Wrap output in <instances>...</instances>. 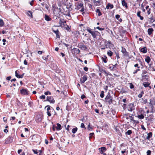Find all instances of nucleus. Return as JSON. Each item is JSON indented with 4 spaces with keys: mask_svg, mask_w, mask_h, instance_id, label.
Returning <instances> with one entry per match:
<instances>
[{
    "mask_svg": "<svg viewBox=\"0 0 155 155\" xmlns=\"http://www.w3.org/2000/svg\"><path fill=\"white\" fill-rule=\"evenodd\" d=\"M39 98L40 99H45V95H43L40 96Z\"/></svg>",
    "mask_w": 155,
    "mask_h": 155,
    "instance_id": "obj_52",
    "label": "nucleus"
},
{
    "mask_svg": "<svg viewBox=\"0 0 155 155\" xmlns=\"http://www.w3.org/2000/svg\"><path fill=\"white\" fill-rule=\"evenodd\" d=\"M86 30L91 35L94 39V40H95V39L99 38L101 36V34L99 32L97 31L93 30L89 27L87 28Z\"/></svg>",
    "mask_w": 155,
    "mask_h": 155,
    "instance_id": "obj_1",
    "label": "nucleus"
},
{
    "mask_svg": "<svg viewBox=\"0 0 155 155\" xmlns=\"http://www.w3.org/2000/svg\"><path fill=\"white\" fill-rule=\"evenodd\" d=\"M144 94V91H141V92H140V94H139L138 95V97H139V98H141L142 96H143V95Z\"/></svg>",
    "mask_w": 155,
    "mask_h": 155,
    "instance_id": "obj_37",
    "label": "nucleus"
},
{
    "mask_svg": "<svg viewBox=\"0 0 155 155\" xmlns=\"http://www.w3.org/2000/svg\"><path fill=\"white\" fill-rule=\"evenodd\" d=\"M88 129L89 130L93 129V127L92 126H90V124L88 125Z\"/></svg>",
    "mask_w": 155,
    "mask_h": 155,
    "instance_id": "obj_46",
    "label": "nucleus"
},
{
    "mask_svg": "<svg viewBox=\"0 0 155 155\" xmlns=\"http://www.w3.org/2000/svg\"><path fill=\"white\" fill-rule=\"evenodd\" d=\"M46 101H49L52 104H54L55 102L53 97L51 96H47Z\"/></svg>",
    "mask_w": 155,
    "mask_h": 155,
    "instance_id": "obj_9",
    "label": "nucleus"
},
{
    "mask_svg": "<svg viewBox=\"0 0 155 155\" xmlns=\"http://www.w3.org/2000/svg\"><path fill=\"white\" fill-rule=\"evenodd\" d=\"M105 100L109 104L112 103V98L110 94H108L106 96Z\"/></svg>",
    "mask_w": 155,
    "mask_h": 155,
    "instance_id": "obj_6",
    "label": "nucleus"
},
{
    "mask_svg": "<svg viewBox=\"0 0 155 155\" xmlns=\"http://www.w3.org/2000/svg\"><path fill=\"white\" fill-rule=\"evenodd\" d=\"M153 15V14H151ZM150 22L151 23H153L154 21H155V18L153 17V15H152V17L149 18Z\"/></svg>",
    "mask_w": 155,
    "mask_h": 155,
    "instance_id": "obj_32",
    "label": "nucleus"
},
{
    "mask_svg": "<svg viewBox=\"0 0 155 155\" xmlns=\"http://www.w3.org/2000/svg\"><path fill=\"white\" fill-rule=\"evenodd\" d=\"M46 107H48L47 113L49 117H50L51 116V114H53L54 113H55V112L52 107H50V106L49 105L47 106Z\"/></svg>",
    "mask_w": 155,
    "mask_h": 155,
    "instance_id": "obj_3",
    "label": "nucleus"
},
{
    "mask_svg": "<svg viewBox=\"0 0 155 155\" xmlns=\"http://www.w3.org/2000/svg\"><path fill=\"white\" fill-rule=\"evenodd\" d=\"M151 60L149 56H147L145 59V61L149 64Z\"/></svg>",
    "mask_w": 155,
    "mask_h": 155,
    "instance_id": "obj_31",
    "label": "nucleus"
},
{
    "mask_svg": "<svg viewBox=\"0 0 155 155\" xmlns=\"http://www.w3.org/2000/svg\"><path fill=\"white\" fill-rule=\"evenodd\" d=\"M142 103L144 104H146L147 102V100L145 98H143L141 99Z\"/></svg>",
    "mask_w": 155,
    "mask_h": 155,
    "instance_id": "obj_34",
    "label": "nucleus"
},
{
    "mask_svg": "<svg viewBox=\"0 0 155 155\" xmlns=\"http://www.w3.org/2000/svg\"><path fill=\"white\" fill-rule=\"evenodd\" d=\"M75 9L76 10H79L81 8L80 10L81 12H83L84 10V5L82 2L76 3L75 4Z\"/></svg>",
    "mask_w": 155,
    "mask_h": 155,
    "instance_id": "obj_2",
    "label": "nucleus"
},
{
    "mask_svg": "<svg viewBox=\"0 0 155 155\" xmlns=\"http://www.w3.org/2000/svg\"><path fill=\"white\" fill-rule=\"evenodd\" d=\"M84 70L85 71H88V68L87 67H85L84 68Z\"/></svg>",
    "mask_w": 155,
    "mask_h": 155,
    "instance_id": "obj_62",
    "label": "nucleus"
},
{
    "mask_svg": "<svg viewBox=\"0 0 155 155\" xmlns=\"http://www.w3.org/2000/svg\"><path fill=\"white\" fill-rule=\"evenodd\" d=\"M28 12V15L32 17V13L30 11H29Z\"/></svg>",
    "mask_w": 155,
    "mask_h": 155,
    "instance_id": "obj_60",
    "label": "nucleus"
},
{
    "mask_svg": "<svg viewBox=\"0 0 155 155\" xmlns=\"http://www.w3.org/2000/svg\"><path fill=\"white\" fill-rule=\"evenodd\" d=\"M130 87V89H133L134 88V85L132 83H129Z\"/></svg>",
    "mask_w": 155,
    "mask_h": 155,
    "instance_id": "obj_49",
    "label": "nucleus"
},
{
    "mask_svg": "<svg viewBox=\"0 0 155 155\" xmlns=\"http://www.w3.org/2000/svg\"><path fill=\"white\" fill-rule=\"evenodd\" d=\"M127 109L130 111H132L135 109V107L133 103H130L128 104Z\"/></svg>",
    "mask_w": 155,
    "mask_h": 155,
    "instance_id": "obj_8",
    "label": "nucleus"
},
{
    "mask_svg": "<svg viewBox=\"0 0 155 155\" xmlns=\"http://www.w3.org/2000/svg\"><path fill=\"white\" fill-rule=\"evenodd\" d=\"M127 152L126 151V150H124L121 151V153L123 154V155H127Z\"/></svg>",
    "mask_w": 155,
    "mask_h": 155,
    "instance_id": "obj_42",
    "label": "nucleus"
},
{
    "mask_svg": "<svg viewBox=\"0 0 155 155\" xmlns=\"http://www.w3.org/2000/svg\"><path fill=\"white\" fill-rule=\"evenodd\" d=\"M141 127L142 129L143 130H146V128L144 127V126L143 125H141Z\"/></svg>",
    "mask_w": 155,
    "mask_h": 155,
    "instance_id": "obj_64",
    "label": "nucleus"
},
{
    "mask_svg": "<svg viewBox=\"0 0 155 155\" xmlns=\"http://www.w3.org/2000/svg\"><path fill=\"white\" fill-rule=\"evenodd\" d=\"M81 127L82 128H84L85 129L86 128L85 127L84 125V123H82L81 125Z\"/></svg>",
    "mask_w": 155,
    "mask_h": 155,
    "instance_id": "obj_59",
    "label": "nucleus"
},
{
    "mask_svg": "<svg viewBox=\"0 0 155 155\" xmlns=\"http://www.w3.org/2000/svg\"><path fill=\"white\" fill-rule=\"evenodd\" d=\"M77 130H78L77 128L76 127H75L74 128H73L72 129V132L73 133L75 134L76 132L77 131Z\"/></svg>",
    "mask_w": 155,
    "mask_h": 155,
    "instance_id": "obj_43",
    "label": "nucleus"
},
{
    "mask_svg": "<svg viewBox=\"0 0 155 155\" xmlns=\"http://www.w3.org/2000/svg\"><path fill=\"white\" fill-rule=\"evenodd\" d=\"M52 31L54 32L56 35V38H60V36L59 35V31L57 29L56 30H54L53 29H52Z\"/></svg>",
    "mask_w": 155,
    "mask_h": 155,
    "instance_id": "obj_16",
    "label": "nucleus"
},
{
    "mask_svg": "<svg viewBox=\"0 0 155 155\" xmlns=\"http://www.w3.org/2000/svg\"><path fill=\"white\" fill-rule=\"evenodd\" d=\"M121 52L123 54L124 56L126 57H128L129 56V54L128 52L127 51L126 49L123 47H122Z\"/></svg>",
    "mask_w": 155,
    "mask_h": 155,
    "instance_id": "obj_12",
    "label": "nucleus"
},
{
    "mask_svg": "<svg viewBox=\"0 0 155 155\" xmlns=\"http://www.w3.org/2000/svg\"><path fill=\"white\" fill-rule=\"evenodd\" d=\"M94 5L96 6H99L101 5V3L99 0H98L97 1L94 0Z\"/></svg>",
    "mask_w": 155,
    "mask_h": 155,
    "instance_id": "obj_26",
    "label": "nucleus"
},
{
    "mask_svg": "<svg viewBox=\"0 0 155 155\" xmlns=\"http://www.w3.org/2000/svg\"><path fill=\"white\" fill-rule=\"evenodd\" d=\"M104 42L105 46L106 47V48H110V46H111L112 45H113V44L110 41H107L106 40Z\"/></svg>",
    "mask_w": 155,
    "mask_h": 155,
    "instance_id": "obj_10",
    "label": "nucleus"
},
{
    "mask_svg": "<svg viewBox=\"0 0 155 155\" xmlns=\"http://www.w3.org/2000/svg\"><path fill=\"white\" fill-rule=\"evenodd\" d=\"M87 76L86 75H84L81 78L80 80V83L81 84L84 83L85 82L87 79Z\"/></svg>",
    "mask_w": 155,
    "mask_h": 155,
    "instance_id": "obj_11",
    "label": "nucleus"
},
{
    "mask_svg": "<svg viewBox=\"0 0 155 155\" xmlns=\"http://www.w3.org/2000/svg\"><path fill=\"white\" fill-rule=\"evenodd\" d=\"M80 52V50L79 49L74 48L72 49V53L73 54L76 55Z\"/></svg>",
    "mask_w": 155,
    "mask_h": 155,
    "instance_id": "obj_14",
    "label": "nucleus"
},
{
    "mask_svg": "<svg viewBox=\"0 0 155 155\" xmlns=\"http://www.w3.org/2000/svg\"><path fill=\"white\" fill-rule=\"evenodd\" d=\"M104 91H102L101 92V93L100 94V96L101 98H103L104 97Z\"/></svg>",
    "mask_w": 155,
    "mask_h": 155,
    "instance_id": "obj_44",
    "label": "nucleus"
},
{
    "mask_svg": "<svg viewBox=\"0 0 155 155\" xmlns=\"http://www.w3.org/2000/svg\"><path fill=\"white\" fill-rule=\"evenodd\" d=\"M147 155H151V151L150 150H148L147 151Z\"/></svg>",
    "mask_w": 155,
    "mask_h": 155,
    "instance_id": "obj_55",
    "label": "nucleus"
},
{
    "mask_svg": "<svg viewBox=\"0 0 155 155\" xmlns=\"http://www.w3.org/2000/svg\"><path fill=\"white\" fill-rule=\"evenodd\" d=\"M113 53V52L110 50H109L107 52V55L110 57H111Z\"/></svg>",
    "mask_w": 155,
    "mask_h": 155,
    "instance_id": "obj_41",
    "label": "nucleus"
},
{
    "mask_svg": "<svg viewBox=\"0 0 155 155\" xmlns=\"http://www.w3.org/2000/svg\"><path fill=\"white\" fill-rule=\"evenodd\" d=\"M134 66L135 67H137L138 69H140V67L138 64H134Z\"/></svg>",
    "mask_w": 155,
    "mask_h": 155,
    "instance_id": "obj_51",
    "label": "nucleus"
},
{
    "mask_svg": "<svg viewBox=\"0 0 155 155\" xmlns=\"http://www.w3.org/2000/svg\"><path fill=\"white\" fill-rule=\"evenodd\" d=\"M147 71L146 70H143L142 71V78H144V77H148V76L147 75H144L145 74L147 73Z\"/></svg>",
    "mask_w": 155,
    "mask_h": 155,
    "instance_id": "obj_25",
    "label": "nucleus"
},
{
    "mask_svg": "<svg viewBox=\"0 0 155 155\" xmlns=\"http://www.w3.org/2000/svg\"><path fill=\"white\" fill-rule=\"evenodd\" d=\"M100 153L101 154L103 153L105 151L107 150V148L105 147H102L99 148Z\"/></svg>",
    "mask_w": 155,
    "mask_h": 155,
    "instance_id": "obj_18",
    "label": "nucleus"
},
{
    "mask_svg": "<svg viewBox=\"0 0 155 155\" xmlns=\"http://www.w3.org/2000/svg\"><path fill=\"white\" fill-rule=\"evenodd\" d=\"M45 94L46 95H51V93L50 92V91H46L45 92Z\"/></svg>",
    "mask_w": 155,
    "mask_h": 155,
    "instance_id": "obj_47",
    "label": "nucleus"
},
{
    "mask_svg": "<svg viewBox=\"0 0 155 155\" xmlns=\"http://www.w3.org/2000/svg\"><path fill=\"white\" fill-rule=\"evenodd\" d=\"M140 69H136L134 71V72H133V74H136L137 71H140Z\"/></svg>",
    "mask_w": 155,
    "mask_h": 155,
    "instance_id": "obj_53",
    "label": "nucleus"
},
{
    "mask_svg": "<svg viewBox=\"0 0 155 155\" xmlns=\"http://www.w3.org/2000/svg\"><path fill=\"white\" fill-rule=\"evenodd\" d=\"M126 105H127L125 104H124L122 105V107H123L124 110H125L126 109Z\"/></svg>",
    "mask_w": 155,
    "mask_h": 155,
    "instance_id": "obj_61",
    "label": "nucleus"
},
{
    "mask_svg": "<svg viewBox=\"0 0 155 155\" xmlns=\"http://www.w3.org/2000/svg\"><path fill=\"white\" fill-rule=\"evenodd\" d=\"M152 133L151 132H149L147 134V136L146 137V139L150 140V138L152 137Z\"/></svg>",
    "mask_w": 155,
    "mask_h": 155,
    "instance_id": "obj_29",
    "label": "nucleus"
},
{
    "mask_svg": "<svg viewBox=\"0 0 155 155\" xmlns=\"http://www.w3.org/2000/svg\"><path fill=\"white\" fill-rule=\"evenodd\" d=\"M143 84L144 87H146L149 86L150 84L148 82H144L143 83Z\"/></svg>",
    "mask_w": 155,
    "mask_h": 155,
    "instance_id": "obj_36",
    "label": "nucleus"
},
{
    "mask_svg": "<svg viewBox=\"0 0 155 155\" xmlns=\"http://www.w3.org/2000/svg\"><path fill=\"white\" fill-rule=\"evenodd\" d=\"M140 51L143 53H146L147 52V48L146 47L140 49Z\"/></svg>",
    "mask_w": 155,
    "mask_h": 155,
    "instance_id": "obj_23",
    "label": "nucleus"
},
{
    "mask_svg": "<svg viewBox=\"0 0 155 155\" xmlns=\"http://www.w3.org/2000/svg\"><path fill=\"white\" fill-rule=\"evenodd\" d=\"M134 123L135 124H137L139 123V122L138 120H134Z\"/></svg>",
    "mask_w": 155,
    "mask_h": 155,
    "instance_id": "obj_63",
    "label": "nucleus"
},
{
    "mask_svg": "<svg viewBox=\"0 0 155 155\" xmlns=\"http://www.w3.org/2000/svg\"><path fill=\"white\" fill-rule=\"evenodd\" d=\"M57 126L56 127V130H61L62 128L61 125L57 123Z\"/></svg>",
    "mask_w": 155,
    "mask_h": 155,
    "instance_id": "obj_30",
    "label": "nucleus"
},
{
    "mask_svg": "<svg viewBox=\"0 0 155 155\" xmlns=\"http://www.w3.org/2000/svg\"><path fill=\"white\" fill-rule=\"evenodd\" d=\"M118 66V65L117 64L114 65H113L112 64H110L109 65V68L111 70L114 71L117 68V67Z\"/></svg>",
    "mask_w": 155,
    "mask_h": 155,
    "instance_id": "obj_5",
    "label": "nucleus"
},
{
    "mask_svg": "<svg viewBox=\"0 0 155 155\" xmlns=\"http://www.w3.org/2000/svg\"><path fill=\"white\" fill-rule=\"evenodd\" d=\"M22 150L21 149L18 150V153L20 155H25V154L24 153H23L21 154V153L22 152Z\"/></svg>",
    "mask_w": 155,
    "mask_h": 155,
    "instance_id": "obj_45",
    "label": "nucleus"
},
{
    "mask_svg": "<svg viewBox=\"0 0 155 155\" xmlns=\"http://www.w3.org/2000/svg\"><path fill=\"white\" fill-rule=\"evenodd\" d=\"M101 59L102 61L104 63H107L108 61L106 55H103L102 57H101Z\"/></svg>",
    "mask_w": 155,
    "mask_h": 155,
    "instance_id": "obj_15",
    "label": "nucleus"
},
{
    "mask_svg": "<svg viewBox=\"0 0 155 155\" xmlns=\"http://www.w3.org/2000/svg\"><path fill=\"white\" fill-rule=\"evenodd\" d=\"M15 74L16 76L18 78H23L24 76L23 74H22L21 75L18 74L17 73V71H15Z\"/></svg>",
    "mask_w": 155,
    "mask_h": 155,
    "instance_id": "obj_28",
    "label": "nucleus"
},
{
    "mask_svg": "<svg viewBox=\"0 0 155 155\" xmlns=\"http://www.w3.org/2000/svg\"><path fill=\"white\" fill-rule=\"evenodd\" d=\"M153 28H150L148 29V34L149 35H151L153 31Z\"/></svg>",
    "mask_w": 155,
    "mask_h": 155,
    "instance_id": "obj_27",
    "label": "nucleus"
},
{
    "mask_svg": "<svg viewBox=\"0 0 155 155\" xmlns=\"http://www.w3.org/2000/svg\"><path fill=\"white\" fill-rule=\"evenodd\" d=\"M145 112L143 110H139L137 113V116H136L139 119H142L144 118Z\"/></svg>",
    "mask_w": 155,
    "mask_h": 155,
    "instance_id": "obj_4",
    "label": "nucleus"
},
{
    "mask_svg": "<svg viewBox=\"0 0 155 155\" xmlns=\"http://www.w3.org/2000/svg\"><path fill=\"white\" fill-rule=\"evenodd\" d=\"M149 65V70L150 71H155V66H152L151 64H150Z\"/></svg>",
    "mask_w": 155,
    "mask_h": 155,
    "instance_id": "obj_20",
    "label": "nucleus"
},
{
    "mask_svg": "<svg viewBox=\"0 0 155 155\" xmlns=\"http://www.w3.org/2000/svg\"><path fill=\"white\" fill-rule=\"evenodd\" d=\"M132 131L131 130H129L125 132V135H130L132 133Z\"/></svg>",
    "mask_w": 155,
    "mask_h": 155,
    "instance_id": "obj_35",
    "label": "nucleus"
},
{
    "mask_svg": "<svg viewBox=\"0 0 155 155\" xmlns=\"http://www.w3.org/2000/svg\"><path fill=\"white\" fill-rule=\"evenodd\" d=\"M20 93L22 95H27L28 94V90L26 89H22L20 90Z\"/></svg>",
    "mask_w": 155,
    "mask_h": 155,
    "instance_id": "obj_13",
    "label": "nucleus"
},
{
    "mask_svg": "<svg viewBox=\"0 0 155 155\" xmlns=\"http://www.w3.org/2000/svg\"><path fill=\"white\" fill-rule=\"evenodd\" d=\"M32 150L35 154H38V152L37 151V150H35L33 149Z\"/></svg>",
    "mask_w": 155,
    "mask_h": 155,
    "instance_id": "obj_56",
    "label": "nucleus"
},
{
    "mask_svg": "<svg viewBox=\"0 0 155 155\" xmlns=\"http://www.w3.org/2000/svg\"><path fill=\"white\" fill-rule=\"evenodd\" d=\"M78 47L82 50L85 51L88 49V48L86 46L81 43H79L78 44Z\"/></svg>",
    "mask_w": 155,
    "mask_h": 155,
    "instance_id": "obj_7",
    "label": "nucleus"
},
{
    "mask_svg": "<svg viewBox=\"0 0 155 155\" xmlns=\"http://www.w3.org/2000/svg\"><path fill=\"white\" fill-rule=\"evenodd\" d=\"M4 25V23L3 20L1 19H0V27H2Z\"/></svg>",
    "mask_w": 155,
    "mask_h": 155,
    "instance_id": "obj_39",
    "label": "nucleus"
},
{
    "mask_svg": "<svg viewBox=\"0 0 155 155\" xmlns=\"http://www.w3.org/2000/svg\"><path fill=\"white\" fill-rule=\"evenodd\" d=\"M59 23L60 25L58 26V27L61 26L62 27H64L65 25H66V21H63L62 22V21L60 20L59 21Z\"/></svg>",
    "mask_w": 155,
    "mask_h": 155,
    "instance_id": "obj_22",
    "label": "nucleus"
},
{
    "mask_svg": "<svg viewBox=\"0 0 155 155\" xmlns=\"http://www.w3.org/2000/svg\"><path fill=\"white\" fill-rule=\"evenodd\" d=\"M94 133H90L89 134L90 136L89 137V138L90 139L92 138V136H94Z\"/></svg>",
    "mask_w": 155,
    "mask_h": 155,
    "instance_id": "obj_50",
    "label": "nucleus"
},
{
    "mask_svg": "<svg viewBox=\"0 0 155 155\" xmlns=\"http://www.w3.org/2000/svg\"><path fill=\"white\" fill-rule=\"evenodd\" d=\"M150 104L152 105H155V100H151V99H150Z\"/></svg>",
    "mask_w": 155,
    "mask_h": 155,
    "instance_id": "obj_38",
    "label": "nucleus"
},
{
    "mask_svg": "<svg viewBox=\"0 0 155 155\" xmlns=\"http://www.w3.org/2000/svg\"><path fill=\"white\" fill-rule=\"evenodd\" d=\"M35 120L36 122L37 123L41 122L42 120L41 116L40 115L38 116Z\"/></svg>",
    "mask_w": 155,
    "mask_h": 155,
    "instance_id": "obj_24",
    "label": "nucleus"
},
{
    "mask_svg": "<svg viewBox=\"0 0 155 155\" xmlns=\"http://www.w3.org/2000/svg\"><path fill=\"white\" fill-rule=\"evenodd\" d=\"M114 8V5L110 3H108L106 6V8L107 9H110Z\"/></svg>",
    "mask_w": 155,
    "mask_h": 155,
    "instance_id": "obj_21",
    "label": "nucleus"
},
{
    "mask_svg": "<svg viewBox=\"0 0 155 155\" xmlns=\"http://www.w3.org/2000/svg\"><path fill=\"white\" fill-rule=\"evenodd\" d=\"M96 12L98 13V15L99 16H100L102 15V13L99 9H97Z\"/></svg>",
    "mask_w": 155,
    "mask_h": 155,
    "instance_id": "obj_40",
    "label": "nucleus"
},
{
    "mask_svg": "<svg viewBox=\"0 0 155 155\" xmlns=\"http://www.w3.org/2000/svg\"><path fill=\"white\" fill-rule=\"evenodd\" d=\"M141 12L140 11H138L137 13V16L138 17L140 18V19L141 20H143L144 19V18L143 16L141 15Z\"/></svg>",
    "mask_w": 155,
    "mask_h": 155,
    "instance_id": "obj_17",
    "label": "nucleus"
},
{
    "mask_svg": "<svg viewBox=\"0 0 155 155\" xmlns=\"http://www.w3.org/2000/svg\"><path fill=\"white\" fill-rule=\"evenodd\" d=\"M45 19L47 21H50L51 20V18L48 15H45Z\"/></svg>",
    "mask_w": 155,
    "mask_h": 155,
    "instance_id": "obj_33",
    "label": "nucleus"
},
{
    "mask_svg": "<svg viewBox=\"0 0 155 155\" xmlns=\"http://www.w3.org/2000/svg\"><path fill=\"white\" fill-rule=\"evenodd\" d=\"M147 10V13L148 15H150L151 13V9L150 8L148 9Z\"/></svg>",
    "mask_w": 155,
    "mask_h": 155,
    "instance_id": "obj_54",
    "label": "nucleus"
},
{
    "mask_svg": "<svg viewBox=\"0 0 155 155\" xmlns=\"http://www.w3.org/2000/svg\"><path fill=\"white\" fill-rule=\"evenodd\" d=\"M120 16L119 15H115L116 18L118 20L120 18Z\"/></svg>",
    "mask_w": 155,
    "mask_h": 155,
    "instance_id": "obj_58",
    "label": "nucleus"
},
{
    "mask_svg": "<svg viewBox=\"0 0 155 155\" xmlns=\"http://www.w3.org/2000/svg\"><path fill=\"white\" fill-rule=\"evenodd\" d=\"M48 55H47L46 57H44L43 56L42 57V58L43 59H44L46 61H47L48 60Z\"/></svg>",
    "mask_w": 155,
    "mask_h": 155,
    "instance_id": "obj_48",
    "label": "nucleus"
},
{
    "mask_svg": "<svg viewBox=\"0 0 155 155\" xmlns=\"http://www.w3.org/2000/svg\"><path fill=\"white\" fill-rule=\"evenodd\" d=\"M121 4L123 7H124L126 8H128L127 4L125 0H122Z\"/></svg>",
    "mask_w": 155,
    "mask_h": 155,
    "instance_id": "obj_19",
    "label": "nucleus"
},
{
    "mask_svg": "<svg viewBox=\"0 0 155 155\" xmlns=\"http://www.w3.org/2000/svg\"><path fill=\"white\" fill-rule=\"evenodd\" d=\"M96 28L97 29L99 30H100V31H102V30H104V28H101L99 27H97Z\"/></svg>",
    "mask_w": 155,
    "mask_h": 155,
    "instance_id": "obj_57",
    "label": "nucleus"
}]
</instances>
